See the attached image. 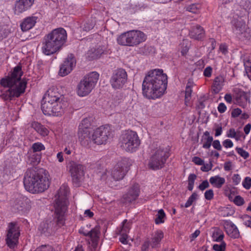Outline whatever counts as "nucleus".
Returning <instances> with one entry per match:
<instances>
[{"mask_svg":"<svg viewBox=\"0 0 251 251\" xmlns=\"http://www.w3.org/2000/svg\"><path fill=\"white\" fill-rule=\"evenodd\" d=\"M68 187L62 185L58 191V198L54 204L55 212L53 219L43 221L40 225L38 229L41 234L46 235L50 234L65 223V213L67 210L68 203L67 195Z\"/></svg>","mask_w":251,"mask_h":251,"instance_id":"f257e3e1","label":"nucleus"},{"mask_svg":"<svg viewBox=\"0 0 251 251\" xmlns=\"http://www.w3.org/2000/svg\"><path fill=\"white\" fill-rule=\"evenodd\" d=\"M167 75L162 69L150 70L142 83L144 96L149 99H155L161 96L167 85Z\"/></svg>","mask_w":251,"mask_h":251,"instance_id":"f03ea898","label":"nucleus"},{"mask_svg":"<svg viewBox=\"0 0 251 251\" xmlns=\"http://www.w3.org/2000/svg\"><path fill=\"white\" fill-rule=\"evenodd\" d=\"M23 73L21 66L18 65L13 69L10 76L3 78L0 80L2 86L9 88L5 92V95L10 100L15 97H19L25 92L26 82L21 80Z\"/></svg>","mask_w":251,"mask_h":251,"instance_id":"7ed1b4c3","label":"nucleus"},{"mask_svg":"<svg viewBox=\"0 0 251 251\" xmlns=\"http://www.w3.org/2000/svg\"><path fill=\"white\" fill-rule=\"evenodd\" d=\"M42 169L32 168L25 172L24 184L25 189L32 193H41L47 190L49 186V179L43 175Z\"/></svg>","mask_w":251,"mask_h":251,"instance_id":"20e7f679","label":"nucleus"},{"mask_svg":"<svg viewBox=\"0 0 251 251\" xmlns=\"http://www.w3.org/2000/svg\"><path fill=\"white\" fill-rule=\"evenodd\" d=\"M67 38L66 31L63 28L53 29L44 37L42 52L46 55H50L59 51L65 44Z\"/></svg>","mask_w":251,"mask_h":251,"instance_id":"39448f33","label":"nucleus"},{"mask_svg":"<svg viewBox=\"0 0 251 251\" xmlns=\"http://www.w3.org/2000/svg\"><path fill=\"white\" fill-rule=\"evenodd\" d=\"M61 95L57 89L50 88L45 94L42 103L41 109L45 115L58 116L63 112V103L60 98Z\"/></svg>","mask_w":251,"mask_h":251,"instance_id":"423d86ee","label":"nucleus"},{"mask_svg":"<svg viewBox=\"0 0 251 251\" xmlns=\"http://www.w3.org/2000/svg\"><path fill=\"white\" fill-rule=\"evenodd\" d=\"M169 156V149L164 146H159L152 149L148 163L149 168L152 170L163 168Z\"/></svg>","mask_w":251,"mask_h":251,"instance_id":"0eeeda50","label":"nucleus"},{"mask_svg":"<svg viewBox=\"0 0 251 251\" xmlns=\"http://www.w3.org/2000/svg\"><path fill=\"white\" fill-rule=\"evenodd\" d=\"M99 78V74L96 72H91L85 75L78 83L76 93L79 96L84 97L91 93Z\"/></svg>","mask_w":251,"mask_h":251,"instance_id":"6e6552de","label":"nucleus"},{"mask_svg":"<svg viewBox=\"0 0 251 251\" xmlns=\"http://www.w3.org/2000/svg\"><path fill=\"white\" fill-rule=\"evenodd\" d=\"M140 144L137 133L132 130H128L121 136V146L128 152H133Z\"/></svg>","mask_w":251,"mask_h":251,"instance_id":"1a4fd4ad","label":"nucleus"},{"mask_svg":"<svg viewBox=\"0 0 251 251\" xmlns=\"http://www.w3.org/2000/svg\"><path fill=\"white\" fill-rule=\"evenodd\" d=\"M110 136V128L108 127L101 126L97 128L89 135L90 142L87 146H83L85 148H91L92 144L102 145L106 144Z\"/></svg>","mask_w":251,"mask_h":251,"instance_id":"9d476101","label":"nucleus"},{"mask_svg":"<svg viewBox=\"0 0 251 251\" xmlns=\"http://www.w3.org/2000/svg\"><path fill=\"white\" fill-rule=\"evenodd\" d=\"M91 121V117L84 118L79 125L77 134L82 146H87L90 142L89 135L92 130Z\"/></svg>","mask_w":251,"mask_h":251,"instance_id":"9b49d317","label":"nucleus"},{"mask_svg":"<svg viewBox=\"0 0 251 251\" xmlns=\"http://www.w3.org/2000/svg\"><path fill=\"white\" fill-rule=\"evenodd\" d=\"M20 235V231L17 222L9 223L8 225L5 241L6 245L10 249H14L17 247Z\"/></svg>","mask_w":251,"mask_h":251,"instance_id":"f8f14e48","label":"nucleus"},{"mask_svg":"<svg viewBox=\"0 0 251 251\" xmlns=\"http://www.w3.org/2000/svg\"><path fill=\"white\" fill-rule=\"evenodd\" d=\"M231 24L233 32L238 39L244 40L250 37V30L244 20L234 19Z\"/></svg>","mask_w":251,"mask_h":251,"instance_id":"ddd939ff","label":"nucleus"},{"mask_svg":"<svg viewBox=\"0 0 251 251\" xmlns=\"http://www.w3.org/2000/svg\"><path fill=\"white\" fill-rule=\"evenodd\" d=\"M131 164L128 158H123L114 166L111 176L115 180L122 179L129 170Z\"/></svg>","mask_w":251,"mask_h":251,"instance_id":"4468645a","label":"nucleus"},{"mask_svg":"<svg viewBox=\"0 0 251 251\" xmlns=\"http://www.w3.org/2000/svg\"><path fill=\"white\" fill-rule=\"evenodd\" d=\"M127 79L126 71L122 68L115 70L110 78V83L114 89H120L126 84Z\"/></svg>","mask_w":251,"mask_h":251,"instance_id":"2eb2a0df","label":"nucleus"},{"mask_svg":"<svg viewBox=\"0 0 251 251\" xmlns=\"http://www.w3.org/2000/svg\"><path fill=\"white\" fill-rule=\"evenodd\" d=\"M70 172L73 183L76 186H78L82 177L84 175V166L72 162L70 163Z\"/></svg>","mask_w":251,"mask_h":251,"instance_id":"dca6fc26","label":"nucleus"},{"mask_svg":"<svg viewBox=\"0 0 251 251\" xmlns=\"http://www.w3.org/2000/svg\"><path fill=\"white\" fill-rule=\"evenodd\" d=\"M76 60L73 54H69L63 63L61 65L58 75L65 76L70 74L75 67Z\"/></svg>","mask_w":251,"mask_h":251,"instance_id":"f3484780","label":"nucleus"},{"mask_svg":"<svg viewBox=\"0 0 251 251\" xmlns=\"http://www.w3.org/2000/svg\"><path fill=\"white\" fill-rule=\"evenodd\" d=\"M30 200L22 196L19 195L11 202L13 208L17 212L25 211L30 208Z\"/></svg>","mask_w":251,"mask_h":251,"instance_id":"a211bd4d","label":"nucleus"},{"mask_svg":"<svg viewBox=\"0 0 251 251\" xmlns=\"http://www.w3.org/2000/svg\"><path fill=\"white\" fill-rule=\"evenodd\" d=\"M129 32L130 47L139 45L146 40L145 34L139 30H130Z\"/></svg>","mask_w":251,"mask_h":251,"instance_id":"6ab92c4d","label":"nucleus"},{"mask_svg":"<svg viewBox=\"0 0 251 251\" xmlns=\"http://www.w3.org/2000/svg\"><path fill=\"white\" fill-rule=\"evenodd\" d=\"M34 0H19L15 4L14 13L19 15L29 9L33 4Z\"/></svg>","mask_w":251,"mask_h":251,"instance_id":"aec40b11","label":"nucleus"},{"mask_svg":"<svg viewBox=\"0 0 251 251\" xmlns=\"http://www.w3.org/2000/svg\"><path fill=\"white\" fill-rule=\"evenodd\" d=\"M191 38L197 40H201L205 37V31L203 28L200 25L193 26L189 32Z\"/></svg>","mask_w":251,"mask_h":251,"instance_id":"412c9836","label":"nucleus"},{"mask_svg":"<svg viewBox=\"0 0 251 251\" xmlns=\"http://www.w3.org/2000/svg\"><path fill=\"white\" fill-rule=\"evenodd\" d=\"M19 163L18 158H12L6 163L3 172L7 176H13L16 172V168Z\"/></svg>","mask_w":251,"mask_h":251,"instance_id":"4be33fe9","label":"nucleus"},{"mask_svg":"<svg viewBox=\"0 0 251 251\" xmlns=\"http://www.w3.org/2000/svg\"><path fill=\"white\" fill-rule=\"evenodd\" d=\"M225 228L228 235L234 239L240 237V233L237 226L231 222L226 221L225 223Z\"/></svg>","mask_w":251,"mask_h":251,"instance_id":"5701e85b","label":"nucleus"},{"mask_svg":"<svg viewBox=\"0 0 251 251\" xmlns=\"http://www.w3.org/2000/svg\"><path fill=\"white\" fill-rule=\"evenodd\" d=\"M225 80V77L221 75L214 78L212 90L213 93L216 94L219 93L224 85Z\"/></svg>","mask_w":251,"mask_h":251,"instance_id":"b1692460","label":"nucleus"},{"mask_svg":"<svg viewBox=\"0 0 251 251\" xmlns=\"http://www.w3.org/2000/svg\"><path fill=\"white\" fill-rule=\"evenodd\" d=\"M164 237V233L161 230H156L152 235L151 239V245L152 248L159 247L161 240Z\"/></svg>","mask_w":251,"mask_h":251,"instance_id":"393cba45","label":"nucleus"},{"mask_svg":"<svg viewBox=\"0 0 251 251\" xmlns=\"http://www.w3.org/2000/svg\"><path fill=\"white\" fill-rule=\"evenodd\" d=\"M36 17H28L25 18L21 24V29L23 31H26L31 29L36 23Z\"/></svg>","mask_w":251,"mask_h":251,"instance_id":"a878e982","label":"nucleus"},{"mask_svg":"<svg viewBox=\"0 0 251 251\" xmlns=\"http://www.w3.org/2000/svg\"><path fill=\"white\" fill-rule=\"evenodd\" d=\"M129 38V32L128 31L120 35L117 38V41L120 45L130 47Z\"/></svg>","mask_w":251,"mask_h":251,"instance_id":"bb28decb","label":"nucleus"},{"mask_svg":"<svg viewBox=\"0 0 251 251\" xmlns=\"http://www.w3.org/2000/svg\"><path fill=\"white\" fill-rule=\"evenodd\" d=\"M213 138L210 136V133L208 131H206L203 133L202 136L201 142H203L202 148L205 149H208L210 148Z\"/></svg>","mask_w":251,"mask_h":251,"instance_id":"cd10ccee","label":"nucleus"},{"mask_svg":"<svg viewBox=\"0 0 251 251\" xmlns=\"http://www.w3.org/2000/svg\"><path fill=\"white\" fill-rule=\"evenodd\" d=\"M224 177L220 176L219 175L212 176L209 179L210 183L217 188H221L225 183Z\"/></svg>","mask_w":251,"mask_h":251,"instance_id":"c85d7f7f","label":"nucleus"},{"mask_svg":"<svg viewBox=\"0 0 251 251\" xmlns=\"http://www.w3.org/2000/svg\"><path fill=\"white\" fill-rule=\"evenodd\" d=\"M41 158V153L33 152L29 155L27 162L33 166H36L40 163Z\"/></svg>","mask_w":251,"mask_h":251,"instance_id":"c756f323","label":"nucleus"},{"mask_svg":"<svg viewBox=\"0 0 251 251\" xmlns=\"http://www.w3.org/2000/svg\"><path fill=\"white\" fill-rule=\"evenodd\" d=\"M100 233L99 228L95 227L90 231H87V233L86 234L88 235V236L90 237L93 240H96L99 238Z\"/></svg>","mask_w":251,"mask_h":251,"instance_id":"7c9ffc66","label":"nucleus"},{"mask_svg":"<svg viewBox=\"0 0 251 251\" xmlns=\"http://www.w3.org/2000/svg\"><path fill=\"white\" fill-rule=\"evenodd\" d=\"M166 214L163 209H160L156 215L155 223L156 224H160L164 222V218Z\"/></svg>","mask_w":251,"mask_h":251,"instance_id":"2f4dec72","label":"nucleus"},{"mask_svg":"<svg viewBox=\"0 0 251 251\" xmlns=\"http://www.w3.org/2000/svg\"><path fill=\"white\" fill-rule=\"evenodd\" d=\"M192 82L189 80L185 88V99L186 100H189L191 97V94L192 92Z\"/></svg>","mask_w":251,"mask_h":251,"instance_id":"473e14b6","label":"nucleus"},{"mask_svg":"<svg viewBox=\"0 0 251 251\" xmlns=\"http://www.w3.org/2000/svg\"><path fill=\"white\" fill-rule=\"evenodd\" d=\"M130 223L128 222L126 219L124 220L122 223V226L121 229L119 232L127 234L130 228Z\"/></svg>","mask_w":251,"mask_h":251,"instance_id":"72a5a7b5","label":"nucleus"},{"mask_svg":"<svg viewBox=\"0 0 251 251\" xmlns=\"http://www.w3.org/2000/svg\"><path fill=\"white\" fill-rule=\"evenodd\" d=\"M137 198V195L134 194L132 195L130 194L129 192H127V194L124 195L123 196V199L124 200V202H131L132 201H135Z\"/></svg>","mask_w":251,"mask_h":251,"instance_id":"f704fd0d","label":"nucleus"},{"mask_svg":"<svg viewBox=\"0 0 251 251\" xmlns=\"http://www.w3.org/2000/svg\"><path fill=\"white\" fill-rule=\"evenodd\" d=\"M197 176L196 175L192 174H190L188 176V189L189 191H192L194 187V182L196 179Z\"/></svg>","mask_w":251,"mask_h":251,"instance_id":"c9c22d12","label":"nucleus"},{"mask_svg":"<svg viewBox=\"0 0 251 251\" xmlns=\"http://www.w3.org/2000/svg\"><path fill=\"white\" fill-rule=\"evenodd\" d=\"M244 66L247 75L251 80V60H245L244 61Z\"/></svg>","mask_w":251,"mask_h":251,"instance_id":"e433bc0d","label":"nucleus"},{"mask_svg":"<svg viewBox=\"0 0 251 251\" xmlns=\"http://www.w3.org/2000/svg\"><path fill=\"white\" fill-rule=\"evenodd\" d=\"M33 152L38 153L41 151L44 150L45 148L43 144L40 142L34 143L31 147Z\"/></svg>","mask_w":251,"mask_h":251,"instance_id":"4c0bfd02","label":"nucleus"},{"mask_svg":"<svg viewBox=\"0 0 251 251\" xmlns=\"http://www.w3.org/2000/svg\"><path fill=\"white\" fill-rule=\"evenodd\" d=\"M198 5H199L195 3L192 4L186 7V10L194 14H197L199 11Z\"/></svg>","mask_w":251,"mask_h":251,"instance_id":"58836bf2","label":"nucleus"},{"mask_svg":"<svg viewBox=\"0 0 251 251\" xmlns=\"http://www.w3.org/2000/svg\"><path fill=\"white\" fill-rule=\"evenodd\" d=\"M197 197V194L196 193H193L192 195L188 198L187 201L185 204V207H188L191 206L193 202L196 201Z\"/></svg>","mask_w":251,"mask_h":251,"instance_id":"ea45409f","label":"nucleus"},{"mask_svg":"<svg viewBox=\"0 0 251 251\" xmlns=\"http://www.w3.org/2000/svg\"><path fill=\"white\" fill-rule=\"evenodd\" d=\"M226 243L222 241L220 245L214 244L213 246V249L215 251H225Z\"/></svg>","mask_w":251,"mask_h":251,"instance_id":"a19ab883","label":"nucleus"},{"mask_svg":"<svg viewBox=\"0 0 251 251\" xmlns=\"http://www.w3.org/2000/svg\"><path fill=\"white\" fill-rule=\"evenodd\" d=\"M128 192L132 195L137 194L138 197L140 192L139 185L138 184H134L132 187L129 190Z\"/></svg>","mask_w":251,"mask_h":251,"instance_id":"79ce46f5","label":"nucleus"},{"mask_svg":"<svg viewBox=\"0 0 251 251\" xmlns=\"http://www.w3.org/2000/svg\"><path fill=\"white\" fill-rule=\"evenodd\" d=\"M236 150L238 153L244 159H247L249 156V153L242 148L237 147Z\"/></svg>","mask_w":251,"mask_h":251,"instance_id":"37998d69","label":"nucleus"},{"mask_svg":"<svg viewBox=\"0 0 251 251\" xmlns=\"http://www.w3.org/2000/svg\"><path fill=\"white\" fill-rule=\"evenodd\" d=\"M233 202L238 206H241L245 203L244 199L240 196H236L233 200Z\"/></svg>","mask_w":251,"mask_h":251,"instance_id":"c03bdc74","label":"nucleus"},{"mask_svg":"<svg viewBox=\"0 0 251 251\" xmlns=\"http://www.w3.org/2000/svg\"><path fill=\"white\" fill-rule=\"evenodd\" d=\"M214 197V192L212 189L206 190L204 193V198L207 200H211Z\"/></svg>","mask_w":251,"mask_h":251,"instance_id":"a18cd8bd","label":"nucleus"},{"mask_svg":"<svg viewBox=\"0 0 251 251\" xmlns=\"http://www.w3.org/2000/svg\"><path fill=\"white\" fill-rule=\"evenodd\" d=\"M243 185L246 189H249L251 187V178L246 177L243 182Z\"/></svg>","mask_w":251,"mask_h":251,"instance_id":"49530a36","label":"nucleus"},{"mask_svg":"<svg viewBox=\"0 0 251 251\" xmlns=\"http://www.w3.org/2000/svg\"><path fill=\"white\" fill-rule=\"evenodd\" d=\"M203 166L201 167V170L203 172H207L212 169L213 165L211 162H210L208 164H203Z\"/></svg>","mask_w":251,"mask_h":251,"instance_id":"de8ad7c7","label":"nucleus"},{"mask_svg":"<svg viewBox=\"0 0 251 251\" xmlns=\"http://www.w3.org/2000/svg\"><path fill=\"white\" fill-rule=\"evenodd\" d=\"M209 187V182L207 180H205L203 181L202 182V183L199 185L198 188L201 191H203L205 189L208 188Z\"/></svg>","mask_w":251,"mask_h":251,"instance_id":"09e8293b","label":"nucleus"},{"mask_svg":"<svg viewBox=\"0 0 251 251\" xmlns=\"http://www.w3.org/2000/svg\"><path fill=\"white\" fill-rule=\"evenodd\" d=\"M119 234L121 235V237H120V242L124 244H127V234L126 233H123L121 232H119Z\"/></svg>","mask_w":251,"mask_h":251,"instance_id":"8fccbe9b","label":"nucleus"},{"mask_svg":"<svg viewBox=\"0 0 251 251\" xmlns=\"http://www.w3.org/2000/svg\"><path fill=\"white\" fill-rule=\"evenodd\" d=\"M212 68L210 66L207 67L204 70L203 75L207 77H209L211 75Z\"/></svg>","mask_w":251,"mask_h":251,"instance_id":"3c124183","label":"nucleus"},{"mask_svg":"<svg viewBox=\"0 0 251 251\" xmlns=\"http://www.w3.org/2000/svg\"><path fill=\"white\" fill-rule=\"evenodd\" d=\"M244 219L245 221H244V225L251 228V216H250L248 215H246L244 216Z\"/></svg>","mask_w":251,"mask_h":251,"instance_id":"603ef678","label":"nucleus"},{"mask_svg":"<svg viewBox=\"0 0 251 251\" xmlns=\"http://www.w3.org/2000/svg\"><path fill=\"white\" fill-rule=\"evenodd\" d=\"M212 146L213 148L218 151L222 150V146L220 144V142L218 140H216L212 142Z\"/></svg>","mask_w":251,"mask_h":251,"instance_id":"864d4df0","label":"nucleus"},{"mask_svg":"<svg viewBox=\"0 0 251 251\" xmlns=\"http://www.w3.org/2000/svg\"><path fill=\"white\" fill-rule=\"evenodd\" d=\"M193 162H194L196 164L199 165H202L204 163V161L202 159H201L200 157L198 156H195L192 159Z\"/></svg>","mask_w":251,"mask_h":251,"instance_id":"5fc2aeb1","label":"nucleus"},{"mask_svg":"<svg viewBox=\"0 0 251 251\" xmlns=\"http://www.w3.org/2000/svg\"><path fill=\"white\" fill-rule=\"evenodd\" d=\"M38 133H39L41 135L45 136H47L48 134L49 130L44 126L42 125L41 128L38 131Z\"/></svg>","mask_w":251,"mask_h":251,"instance_id":"6e6d98bb","label":"nucleus"},{"mask_svg":"<svg viewBox=\"0 0 251 251\" xmlns=\"http://www.w3.org/2000/svg\"><path fill=\"white\" fill-rule=\"evenodd\" d=\"M223 146L226 148H231L233 146L232 142L229 139H226L223 142Z\"/></svg>","mask_w":251,"mask_h":251,"instance_id":"4d7b16f0","label":"nucleus"},{"mask_svg":"<svg viewBox=\"0 0 251 251\" xmlns=\"http://www.w3.org/2000/svg\"><path fill=\"white\" fill-rule=\"evenodd\" d=\"M226 106L223 103H220L218 106V110L220 113H223L226 111Z\"/></svg>","mask_w":251,"mask_h":251,"instance_id":"13d9d810","label":"nucleus"},{"mask_svg":"<svg viewBox=\"0 0 251 251\" xmlns=\"http://www.w3.org/2000/svg\"><path fill=\"white\" fill-rule=\"evenodd\" d=\"M227 136L230 138H235L237 136V132L234 128H230L227 134Z\"/></svg>","mask_w":251,"mask_h":251,"instance_id":"bf43d9fd","label":"nucleus"},{"mask_svg":"<svg viewBox=\"0 0 251 251\" xmlns=\"http://www.w3.org/2000/svg\"><path fill=\"white\" fill-rule=\"evenodd\" d=\"M150 244H151L149 240H146L144 242L143 244L142 245L141 250L142 251H147L149 248Z\"/></svg>","mask_w":251,"mask_h":251,"instance_id":"052dcab7","label":"nucleus"},{"mask_svg":"<svg viewBox=\"0 0 251 251\" xmlns=\"http://www.w3.org/2000/svg\"><path fill=\"white\" fill-rule=\"evenodd\" d=\"M220 50L223 54L226 55L227 52V46L226 44H221L219 48Z\"/></svg>","mask_w":251,"mask_h":251,"instance_id":"680f3d73","label":"nucleus"},{"mask_svg":"<svg viewBox=\"0 0 251 251\" xmlns=\"http://www.w3.org/2000/svg\"><path fill=\"white\" fill-rule=\"evenodd\" d=\"M240 177L238 174H234L232 177V180L235 185H237L240 182Z\"/></svg>","mask_w":251,"mask_h":251,"instance_id":"e2e57ef3","label":"nucleus"},{"mask_svg":"<svg viewBox=\"0 0 251 251\" xmlns=\"http://www.w3.org/2000/svg\"><path fill=\"white\" fill-rule=\"evenodd\" d=\"M242 112V111L239 108L234 109L231 112V115L233 117H237L239 116Z\"/></svg>","mask_w":251,"mask_h":251,"instance_id":"0e129e2a","label":"nucleus"},{"mask_svg":"<svg viewBox=\"0 0 251 251\" xmlns=\"http://www.w3.org/2000/svg\"><path fill=\"white\" fill-rule=\"evenodd\" d=\"M215 126H217L216 129H215V136H220L222 134V125H215Z\"/></svg>","mask_w":251,"mask_h":251,"instance_id":"69168bd1","label":"nucleus"},{"mask_svg":"<svg viewBox=\"0 0 251 251\" xmlns=\"http://www.w3.org/2000/svg\"><path fill=\"white\" fill-rule=\"evenodd\" d=\"M42 125L36 122H32L31 126L34 128L38 132L41 128Z\"/></svg>","mask_w":251,"mask_h":251,"instance_id":"338daca9","label":"nucleus"},{"mask_svg":"<svg viewBox=\"0 0 251 251\" xmlns=\"http://www.w3.org/2000/svg\"><path fill=\"white\" fill-rule=\"evenodd\" d=\"M50 248L46 246H42L41 247L37 248L35 251H50Z\"/></svg>","mask_w":251,"mask_h":251,"instance_id":"774afa93","label":"nucleus"}]
</instances>
